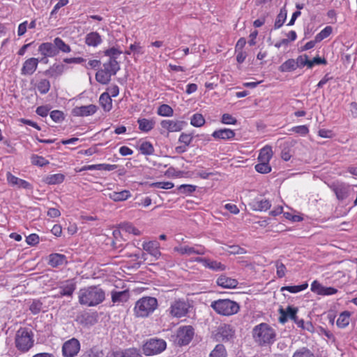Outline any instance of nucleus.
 I'll return each instance as SVG.
<instances>
[{
    "instance_id": "nucleus-1",
    "label": "nucleus",
    "mask_w": 357,
    "mask_h": 357,
    "mask_svg": "<svg viewBox=\"0 0 357 357\" xmlns=\"http://www.w3.org/2000/svg\"><path fill=\"white\" fill-rule=\"evenodd\" d=\"M105 294L99 286H90L79 291V302L86 306H96L105 300Z\"/></svg>"
},
{
    "instance_id": "nucleus-2",
    "label": "nucleus",
    "mask_w": 357,
    "mask_h": 357,
    "mask_svg": "<svg viewBox=\"0 0 357 357\" xmlns=\"http://www.w3.org/2000/svg\"><path fill=\"white\" fill-rule=\"evenodd\" d=\"M252 336L259 345L272 344L275 340L276 333L268 324L261 323L254 327Z\"/></svg>"
},
{
    "instance_id": "nucleus-3",
    "label": "nucleus",
    "mask_w": 357,
    "mask_h": 357,
    "mask_svg": "<svg viewBox=\"0 0 357 357\" xmlns=\"http://www.w3.org/2000/svg\"><path fill=\"white\" fill-rule=\"evenodd\" d=\"M158 300L151 296L139 298L135 305L134 314L137 317H147L158 307Z\"/></svg>"
},
{
    "instance_id": "nucleus-4",
    "label": "nucleus",
    "mask_w": 357,
    "mask_h": 357,
    "mask_svg": "<svg viewBox=\"0 0 357 357\" xmlns=\"http://www.w3.org/2000/svg\"><path fill=\"white\" fill-rule=\"evenodd\" d=\"M211 308L218 314L231 316L238 312L240 305L230 299H218L211 303Z\"/></svg>"
},
{
    "instance_id": "nucleus-5",
    "label": "nucleus",
    "mask_w": 357,
    "mask_h": 357,
    "mask_svg": "<svg viewBox=\"0 0 357 357\" xmlns=\"http://www.w3.org/2000/svg\"><path fill=\"white\" fill-rule=\"evenodd\" d=\"M33 334L26 328H20L15 338L16 348L22 352L28 351L33 345Z\"/></svg>"
},
{
    "instance_id": "nucleus-6",
    "label": "nucleus",
    "mask_w": 357,
    "mask_h": 357,
    "mask_svg": "<svg viewBox=\"0 0 357 357\" xmlns=\"http://www.w3.org/2000/svg\"><path fill=\"white\" fill-rule=\"evenodd\" d=\"M166 347L167 343L164 340L151 338L143 344L142 351L146 356H153L160 354Z\"/></svg>"
},
{
    "instance_id": "nucleus-7",
    "label": "nucleus",
    "mask_w": 357,
    "mask_h": 357,
    "mask_svg": "<svg viewBox=\"0 0 357 357\" xmlns=\"http://www.w3.org/2000/svg\"><path fill=\"white\" fill-rule=\"evenodd\" d=\"M190 307V305L188 301L178 298L172 302L168 310L172 317L181 318L187 315Z\"/></svg>"
},
{
    "instance_id": "nucleus-8",
    "label": "nucleus",
    "mask_w": 357,
    "mask_h": 357,
    "mask_svg": "<svg viewBox=\"0 0 357 357\" xmlns=\"http://www.w3.org/2000/svg\"><path fill=\"white\" fill-rule=\"evenodd\" d=\"M235 335V329L227 324H221L217 329L213 332V337L217 342H229Z\"/></svg>"
},
{
    "instance_id": "nucleus-9",
    "label": "nucleus",
    "mask_w": 357,
    "mask_h": 357,
    "mask_svg": "<svg viewBox=\"0 0 357 357\" xmlns=\"http://www.w3.org/2000/svg\"><path fill=\"white\" fill-rule=\"evenodd\" d=\"M194 328L192 326H181L176 333V342L180 345H187L194 336Z\"/></svg>"
},
{
    "instance_id": "nucleus-10",
    "label": "nucleus",
    "mask_w": 357,
    "mask_h": 357,
    "mask_svg": "<svg viewBox=\"0 0 357 357\" xmlns=\"http://www.w3.org/2000/svg\"><path fill=\"white\" fill-rule=\"evenodd\" d=\"M80 350L79 340L73 337L65 342L62 346V354L64 357H75Z\"/></svg>"
},
{
    "instance_id": "nucleus-11",
    "label": "nucleus",
    "mask_w": 357,
    "mask_h": 357,
    "mask_svg": "<svg viewBox=\"0 0 357 357\" xmlns=\"http://www.w3.org/2000/svg\"><path fill=\"white\" fill-rule=\"evenodd\" d=\"M330 188L339 200H344L349 195L350 186L346 183H333Z\"/></svg>"
},
{
    "instance_id": "nucleus-12",
    "label": "nucleus",
    "mask_w": 357,
    "mask_h": 357,
    "mask_svg": "<svg viewBox=\"0 0 357 357\" xmlns=\"http://www.w3.org/2000/svg\"><path fill=\"white\" fill-rule=\"evenodd\" d=\"M97 109V106L92 104L81 107H75L72 109L71 114L74 116H88L95 114Z\"/></svg>"
},
{
    "instance_id": "nucleus-13",
    "label": "nucleus",
    "mask_w": 357,
    "mask_h": 357,
    "mask_svg": "<svg viewBox=\"0 0 357 357\" xmlns=\"http://www.w3.org/2000/svg\"><path fill=\"white\" fill-rule=\"evenodd\" d=\"M161 126L167 130L169 132H178L181 131L186 125L184 121H173V120H162L160 122Z\"/></svg>"
},
{
    "instance_id": "nucleus-14",
    "label": "nucleus",
    "mask_w": 357,
    "mask_h": 357,
    "mask_svg": "<svg viewBox=\"0 0 357 357\" xmlns=\"http://www.w3.org/2000/svg\"><path fill=\"white\" fill-rule=\"evenodd\" d=\"M39 59L36 58H29L26 59L21 69V74L23 75H31L36 70Z\"/></svg>"
},
{
    "instance_id": "nucleus-15",
    "label": "nucleus",
    "mask_w": 357,
    "mask_h": 357,
    "mask_svg": "<svg viewBox=\"0 0 357 357\" xmlns=\"http://www.w3.org/2000/svg\"><path fill=\"white\" fill-rule=\"evenodd\" d=\"M174 250L181 255H190L192 254L203 255L205 253V249L201 245H196L195 247H190L188 245L176 247Z\"/></svg>"
},
{
    "instance_id": "nucleus-16",
    "label": "nucleus",
    "mask_w": 357,
    "mask_h": 357,
    "mask_svg": "<svg viewBox=\"0 0 357 357\" xmlns=\"http://www.w3.org/2000/svg\"><path fill=\"white\" fill-rule=\"evenodd\" d=\"M142 247L143 249L154 257L155 259H158L161 255L160 243L156 241L144 243Z\"/></svg>"
},
{
    "instance_id": "nucleus-17",
    "label": "nucleus",
    "mask_w": 357,
    "mask_h": 357,
    "mask_svg": "<svg viewBox=\"0 0 357 357\" xmlns=\"http://www.w3.org/2000/svg\"><path fill=\"white\" fill-rule=\"evenodd\" d=\"M59 288L61 296H72L76 289V282L74 280H67L61 282Z\"/></svg>"
},
{
    "instance_id": "nucleus-18",
    "label": "nucleus",
    "mask_w": 357,
    "mask_h": 357,
    "mask_svg": "<svg viewBox=\"0 0 357 357\" xmlns=\"http://www.w3.org/2000/svg\"><path fill=\"white\" fill-rule=\"evenodd\" d=\"M6 176L8 182L12 185H17L23 189L31 190L33 188L30 183L13 175L10 172H8Z\"/></svg>"
},
{
    "instance_id": "nucleus-19",
    "label": "nucleus",
    "mask_w": 357,
    "mask_h": 357,
    "mask_svg": "<svg viewBox=\"0 0 357 357\" xmlns=\"http://www.w3.org/2000/svg\"><path fill=\"white\" fill-rule=\"evenodd\" d=\"M196 261L203 263L205 267H207L213 271H222L226 269V266L218 261L200 257L197 258Z\"/></svg>"
},
{
    "instance_id": "nucleus-20",
    "label": "nucleus",
    "mask_w": 357,
    "mask_h": 357,
    "mask_svg": "<svg viewBox=\"0 0 357 357\" xmlns=\"http://www.w3.org/2000/svg\"><path fill=\"white\" fill-rule=\"evenodd\" d=\"M56 47L54 43H43L38 47V52L45 57H53L57 55Z\"/></svg>"
},
{
    "instance_id": "nucleus-21",
    "label": "nucleus",
    "mask_w": 357,
    "mask_h": 357,
    "mask_svg": "<svg viewBox=\"0 0 357 357\" xmlns=\"http://www.w3.org/2000/svg\"><path fill=\"white\" fill-rule=\"evenodd\" d=\"M218 286L225 289L236 288L238 284L237 280L227 277L225 275H221L216 281Z\"/></svg>"
},
{
    "instance_id": "nucleus-22",
    "label": "nucleus",
    "mask_w": 357,
    "mask_h": 357,
    "mask_svg": "<svg viewBox=\"0 0 357 357\" xmlns=\"http://www.w3.org/2000/svg\"><path fill=\"white\" fill-rule=\"evenodd\" d=\"M250 206L251 208L254 211H266L271 208V204L269 202V200L266 199H255L251 203H250Z\"/></svg>"
},
{
    "instance_id": "nucleus-23",
    "label": "nucleus",
    "mask_w": 357,
    "mask_h": 357,
    "mask_svg": "<svg viewBox=\"0 0 357 357\" xmlns=\"http://www.w3.org/2000/svg\"><path fill=\"white\" fill-rule=\"evenodd\" d=\"M66 264H67L66 255L59 253L50 255L48 264L52 267H58Z\"/></svg>"
},
{
    "instance_id": "nucleus-24",
    "label": "nucleus",
    "mask_w": 357,
    "mask_h": 357,
    "mask_svg": "<svg viewBox=\"0 0 357 357\" xmlns=\"http://www.w3.org/2000/svg\"><path fill=\"white\" fill-rule=\"evenodd\" d=\"M212 137L215 139H231L235 137V132L233 130L223 128L215 130L212 133Z\"/></svg>"
},
{
    "instance_id": "nucleus-25",
    "label": "nucleus",
    "mask_w": 357,
    "mask_h": 357,
    "mask_svg": "<svg viewBox=\"0 0 357 357\" xmlns=\"http://www.w3.org/2000/svg\"><path fill=\"white\" fill-rule=\"evenodd\" d=\"M101 43V36L96 31L90 32L85 37V43L88 46L97 47Z\"/></svg>"
},
{
    "instance_id": "nucleus-26",
    "label": "nucleus",
    "mask_w": 357,
    "mask_h": 357,
    "mask_svg": "<svg viewBox=\"0 0 357 357\" xmlns=\"http://www.w3.org/2000/svg\"><path fill=\"white\" fill-rule=\"evenodd\" d=\"M103 68L110 75H115L120 70V66L116 61V58H110L108 62L103 64Z\"/></svg>"
},
{
    "instance_id": "nucleus-27",
    "label": "nucleus",
    "mask_w": 357,
    "mask_h": 357,
    "mask_svg": "<svg viewBox=\"0 0 357 357\" xmlns=\"http://www.w3.org/2000/svg\"><path fill=\"white\" fill-rule=\"evenodd\" d=\"M64 69L65 66L63 64L54 63L44 72V75L50 77H56L63 73Z\"/></svg>"
},
{
    "instance_id": "nucleus-28",
    "label": "nucleus",
    "mask_w": 357,
    "mask_h": 357,
    "mask_svg": "<svg viewBox=\"0 0 357 357\" xmlns=\"http://www.w3.org/2000/svg\"><path fill=\"white\" fill-rule=\"evenodd\" d=\"M108 197L114 202H123L129 199L131 197V193L127 190L121 192L113 191L109 193Z\"/></svg>"
},
{
    "instance_id": "nucleus-29",
    "label": "nucleus",
    "mask_w": 357,
    "mask_h": 357,
    "mask_svg": "<svg viewBox=\"0 0 357 357\" xmlns=\"http://www.w3.org/2000/svg\"><path fill=\"white\" fill-rule=\"evenodd\" d=\"M139 124V129L144 132H149L155 126V121L153 119H147L145 118L139 119L137 120Z\"/></svg>"
},
{
    "instance_id": "nucleus-30",
    "label": "nucleus",
    "mask_w": 357,
    "mask_h": 357,
    "mask_svg": "<svg viewBox=\"0 0 357 357\" xmlns=\"http://www.w3.org/2000/svg\"><path fill=\"white\" fill-rule=\"evenodd\" d=\"M99 102L105 112H109L112 107V100L109 93H102L99 98Z\"/></svg>"
},
{
    "instance_id": "nucleus-31",
    "label": "nucleus",
    "mask_w": 357,
    "mask_h": 357,
    "mask_svg": "<svg viewBox=\"0 0 357 357\" xmlns=\"http://www.w3.org/2000/svg\"><path fill=\"white\" fill-rule=\"evenodd\" d=\"M351 315V313L347 310L341 312L336 321L337 326L340 328L347 327L349 324Z\"/></svg>"
},
{
    "instance_id": "nucleus-32",
    "label": "nucleus",
    "mask_w": 357,
    "mask_h": 357,
    "mask_svg": "<svg viewBox=\"0 0 357 357\" xmlns=\"http://www.w3.org/2000/svg\"><path fill=\"white\" fill-rule=\"evenodd\" d=\"M78 319L81 324L84 326L93 325L96 321V316L94 314L84 312L78 317Z\"/></svg>"
},
{
    "instance_id": "nucleus-33",
    "label": "nucleus",
    "mask_w": 357,
    "mask_h": 357,
    "mask_svg": "<svg viewBox=\"0 0 357 357\" xmlns=\"http://www.w3.org/2000/svg\"><path fill=\"white\" fill-rule=\"evenodd\" d=\"M273 155L272 148L270 146H266L260 150L258 160L259 162H264L269 163V161Z\"/></svg>"
},
{
    "instance_id": "nucleus-34",
    "label": "nucleus",
    "mask_w": 357,
    "mask_h": 357,
    "mask_svg": "<svg viewBox=\"0 0 357 357\" xmlns=\"http://www.w3.org/2000/svg\"><path fill=\"white\" fill-rule=\"evenodd\" d=\"M129 298V291L128 290L112 292V301L113 303L126 302Z\"/></svg>"
},
{
    "instance_id": "nucleus-35",
    "label": "nucleus",
    "mask_w": 357,
    "mask_h": 357,
    "mask_svg": "<svg viewBox=\"0 0 357 357\" xmlns=\"http://www.w3.org/2000/svg\"><path fill=\"white\" fill-rule=\"evenodd\" d=\"M298 311V307H293L291 305L287 306V313L289 314V318L294 321V322L297 325L298 327L301 326L303 324V319H298L297 317V312Z\"/></svg>"
},
{
    "instance_id": "nucleus-36",
    "label": "nucleus",
    "mask_w": 357,
    "mask_h": 357,
    "mask_svg": "<svg viewBox=\"0 0 357 357\" xmlns=\"http://www.w3.org/2000/svg\"><path fill=\"white\" fill-rule=\"evenodd\" d=\"M297 63L295 59H289L279 66V70L282 73L291 72L296 69Z\"/></svg>"
},
{
    "instance_id": "nucleus-37",
    "label": "nucleus",
    "mask_w": 357,
    "mask_h": 357,
    "mask_svg": "<svg viewBox=\"0 0 357 357\" xmlns=\"http://www.w3.org/2000/svg\"><path fill=\"white\" fill-rule=\"evenodd\" d=\"M287 16V10L285 6L282 7L279 14L276 17V20L274 24V29H280L285 22Z\"/></svg>"
},
{
    "instance_id": "nucleus-38",
    "label": "nucleus",
    "mask_w": 357,
    "mask_h": 357,
    "mask_svg": "<svg viewBox=\"0 0 357 357\" xmlns=\"http://www.w3.org/2000/svg\"><path fill=\"white\" fill-rule=\"evenodd\" d=\"M54 43L56 47V50L57 54L59 53V52L68 53L71 51L70 47L68 44L65 43V42L59 37L54 38Z\"/></svg>"
},
{
    "instance_id": "nucleus-39",
    "label": "nucleus",
    "mask_w": 357,
    "mask_h": 357,
    "mask_svg": "<svg viewBox=\"0 0 357 357\" xmlns=\"http://www.w3.org/2000/svg\"><path fill=\"white\" fill-rule=\"evenodd\" d=\"M110 75L106 70L104 69L99 70L96 74V79L98 82L102 84H107L111 80Z\"/></svg>"
},
{
    "instance_id": "nucleus-40",
    "label": "nucleus",
    "mask_w": 357,
    "mask_h": 357,
    "mask_svg": "<svg viewBox=\"0 0 357 357\" xmlns=\"http://www.w3.org/2000/svg\"><path fill=\"white\" fill-rule=\"evenodd\" d=\"M65 178V176L62 174H55L49 175L45 177V182L49 185H55L61 183Z\"/></svg>"
},
{
    "instance_id": "nucleus-41",
    "label": "nucleus",
    "mask_w": 357,
    "mask_h": 357,
    "mask_svg": "<svg viewBox=\"0 0 357 357\" xmlns=\"http://www.w3.org/2000/svg\"><path fill=\"white\" fill-rule=\"evenodd\" d=\"M139 150L141 153L145 155H153L155 151L153 144L148 141L142 142L139 146Z\"/></svg>"
},
{
    "instance_id": "nucleus-42",
    "label": "nucleus",
    "mask_w": 357,
    "mask_h": 357,
    "mask_svg": "<svg viewBox=\"0 0 357 357\" xmlns=\"http://www.w3.org/2000/svg\"><path fill=\"white\" fill-rule=\"evenodd\" d=\"M227 356L225 347L222 344H218L211 351L209 357H227Z\"/></svg>"
},
{
    "instance_id": "nucleus-43",
    "label": "nucleus",
    "mask_w": 357,
    "mask_h": 357,
    "mask_svg": "<svg viewBox=\"0 0 357 357\" xmlns=\"http://www.w3.org/2000/svg\"><path fill=\"white\" fill-rule=\"evenodd\" d=\"M308 287L307 283H304L301 285H295V286H284L282 287L280 289L281 291H288L290 293H298L299 291H303L307 289Z\"/></svg>"
},
{
    "instance_id": "nucleus-44",
    "label": "nucleus",
    "mask_w": 357,
    "mask_h": 357,
    "mask_svg": "<svg viewBox=\"0 0 357 357\" xmlns=\"http://www.w3.org/2000/svg\"><path fill=\"white\" fill-rule=\"evenodd\" d=\"M157 113L162 116H172L174 114V110L169 105L162 104L158 107Z\"/></svg>"
},
{
    "instance_id": "nucleus-45",
    "label": "nucleus",
    "mask_w": 357,
    "mask_h": 357,
    "mask_svg": "<svg viewBox=\"0 0 357 357\" xmlns=\"http://www.w3.org/2000/svg\"><path fill=\"white\" fill-rule=\"evenodd\" d=\"M82 357H104V353L99 347H93L86 351Z\"/></svg>"
},
{
    "instance_id": "nucleus-46",
    "label": "nucleus",
    "mask_w": 357,
    "mask_h": 357,
    "mask_svg": "<svg viewBox=\"0 0 357 357\" xmlns=\"http://www.w3.org/2000/svg\"><path fill=\"white\" fill-rule=\"evenodd\" d=\"M50 82L48 79H43L37 84V89L41 94H46L50 89Z\"/></svg>"
},
{
    "instance_id": "nucleus-47",
    "label": "nucleus",
    "mask_w": 357,
    "mask_h": 357,
    "mask_svg": "<svg viewBox=\"0 0 357 357\" xmlns=\"http://www.w3.org/2000/svg\"><path fill=\"white\" fill-rule=\"evenodd\" d=\"M292 357H315L314 354L307 347H301L296 350Z\"/></svg>"
},
{
    "instance_id": "nucleus-48",
    "label": "nucleus",
    "mask_w": 357,
    "mask_h": 357,
    "mask_svg": "<svg viewBox=\"0 0 357 357\" xmlns=\"http://www.w3.org/2000/svg\"><path fill=\"white\" fill-rule=\"evenodd\" d=\"M190 123L195 127H201L204 125L205 119L202 114L197 113L192 116Z\"/></svg>"
},
{
    "instance_id": "nucleus-49",
    "label": "nucleus",
    "mask_w": 357,
    "mask_h": 357,
    "mask_svg": "<svg viewBox=\"0 0 357 357\" xmlns=\"http://www.w3.org/2000/svg\"><path fill=\"white\" fill-rule=\"evenodd\" d=\"M333 32V28L331 26H326L323 30H321L318 34L316 35V41L321 42L324 39L328 37Z\"/></svg>"
},
{
    "instance_id": "nucleus-50",
    "label": "nucleus",
    "mask_w": 357,
    "mask_h": 357,
    "mask_svg": "<svg viewBox=\"0 0 357 357\" xmlns=\"http://www.w3.org/2000/svg\"><path fill=\"white\" fill-rule=\"evenodd\" d=\"M255 168L257 172L261 174H267L271 171V167L268 162H259Z\"/></svg>"
},
{
    "instance_id": "nucleus-51",
    "label": "nucleus",
    "mask_w": 357,
    "mask_h": 357,
    "mask_svg": "<svg viewBox=\"0 0 357 357\" xmlns=\"http://www.w3.org/2000/svg\"><path fill=\"white\" fill-rule=\"evenodd\" d=\"M43 303L39 300H33L29 306V310L33 314H37L42 310Z\"/></svg>"
},
{
    "instance_id": "nucleus-52",
    "label": "nucleus",
    "mask_w": 357,
    "mask_h": 357,
    "mask_svg": "<svg viewBox=\"0 0 357 357\" xmlns=\"http://www.w3.org/2000/svg\"><path fill=\"white\" fill-rule=\"evenodd\" d=\"M197 186L190 184H183L178 187L181 193L190 195L196 190Z\"/></svg>"
},
{
    "instance_id": "nucleus-53",
    "label": "nucleus",
    "mask_w": 357,
    "mask_h": 357,
    "mask_svg": "<svg viewBox=\"0 0 357 357\" xmlns=\"http://www.w3.org/2000/svg\"><path fill=\"white\" fill-rule=\"evenodd\" d=\"M291 157V154L290 153V144L288 142H285L282 145V149L281 151V158L284 161H288L290 160Z\"/></svg>"
},
{
    "instance_id": "nucleus-54",
    "label": "nucleus",
    "mask_w": 357,
    "mask_h": 357,
    "mask_svg": "<svg viewBox=\"0 0 357 357\" xmlns=\"http://www.w3.org/2000/svg\"><path fill=\"white\" fill-rule=\"evenodd\" d=\"M123 351L124 357H142L140 350L137 348H129Z\"/></svg>"
},
{
    "instance_id": "nucleus-55",
    "label": "nucleus",
    "mask_w": 357,
    "mask_h": 357,
    "mask_svg": "<svg viewBox=\"0 0 357 357\" xmlns=\"http://www.w3.org/2000/svg\"><path fill=\"white\" fill-rule=\"evenodd\" d=\"M275 266H276V269H277V271H276L277 276L279 278H282L283 277H284L286 271H287V268H286V266H284V264L282 262H281L280 261L278 260L275 261Z\"/></svg>"
},
{
    "instance_id": "nucleus-56",
    "label": "nucleus",
    "mask_w": 357,
    "mask_h": 357,
    "mask_svg": "<svg viewBox=\"0 0 357 357\" xmlns=\"http://www.w3.org/2000/svg\"><path fill=\"white\" fill-rule=\"evenodd\" d=\"M31 162L35 165L43 167L49 163V162L43 156L33 155L31 156Z\"/></svg>"
},
{
    "instance_id": "nucleus-57",
    "label": "nucleus",
    "mask_w": 357,
    "mask_h": 357,
    "mask_svg": "<svg viewBox=\"0 0 357 357\" xmlns=\"http://www.w3.org/2000/svg\"><path fill=\"white\" fill-rule=\"evenodd\" d=\"M50 117L54 122L59 123L64 120V114L60 110H53L50 112Z\"/></svg>"
},
{
    "instance_id": "nucleus-58",
    "label": "nucleus",
    "mask_w": 357,
    "mask_h": 357,
    "mask_svg": "<svg viewBox=\"0 0 357 357\" xmlns=\"http://www.w3.org/2000/svg\"><path fill=\"white\" fill-rule=\"evenodd\" d=\"M289 130L302 136H305L309 132V129L305 125L293 127Z\"/></svg>"
},
{
    "instance_id": "nucleus-59",
    "label": "nucleus",
    "mask_w": 357,
    "mask_h": 357,
    "mask_svg": "<svg viewBox=\"0 0 357 357\" xmlns=\"http://www.w3.org/2000/svg\"><path fill=\"white\" fill-rule=\"evenodd\" d=\"M121 227L123 230H125L126 232H128L129 234H133L137 236L140 234V231H139V229L135 228L130 223H125V224L122 225Z\"/></svg>"
},
{
    "instance_id": "nucleus-60",
    "label": "nucleus",
    "mask_w": 357,
    "mask_h": 357,
    "mask_svg": "<svg viewBox=\"0 0 357 357\" xmlns=\"http://www.w3.org/2000/svg\"><path fill=\"white\" fill-rule=\"evenodd\" d=\"M151 186L158 188L169 190L174 187V183L169 181H160L152 183Z\"/></svg>"
},
{
    "instance_id": "nucleus-61",
    "label": "nucleus",
    "mask_w": 357,
    "mask_h": 357,
    "mask_svg": "<svg viewBox=\"0 0 357 357\" xmlns=\"http://www.w3.org/2000/svg\"><path fill=\"white\" fill-rule=\"evenodd\" d=\"M221 121L225 124L235 125L237 123V120L229 114H224L222 116Z\"/></svg>"
},
{
    "instance_id": "nucleus-62",
    "label": "nucleus",
    "mask_w": 357,
    "mask_h": 357,
    "mask_svg": "<svg viewBox=\"0 0 357 357\" xmlns=\"http://www.w3.org/2000/svg\"><path fill=\"white\" fill-rule=\"evenodd\" d=\"M192 136L190 134L182 132L179 137L178 141L183 143L185 146H189L192 140Z\"/></svg>"
},
{
    "instance_id": "nucleus-63",
    "label": "nucleus",
    "mask_w": 357,
    "mask_h": 357,
    "mask_svg": "<svg viewBox=\"0 0 357 357\" xmlns=\"http://www.w3.org/2000/svg\"><path fill=\"white\" fill-rule=\"evenodd\" d=\"M26 241L29 245H36L39 243V236L36 234H31L26 237Z\"/></svg>"
},
{
    "instance_id": "nucleus-64",
    "label": "nucleus",
    "mask_w": 357,
    "mask_h": 357,
    "mask_svg": "<svg viewBox=\"0 0 357 357\" xmlns=\"http://www.w3.org/2000/svg\"><path fill=\"white\" fill-rule=\"evenodd\" d=\"M105 55L109 56L110 58H116V56L120 55L122 52L116 47H111L108 50H106L105 52Z\"/></svg>"
}]
</instances>
